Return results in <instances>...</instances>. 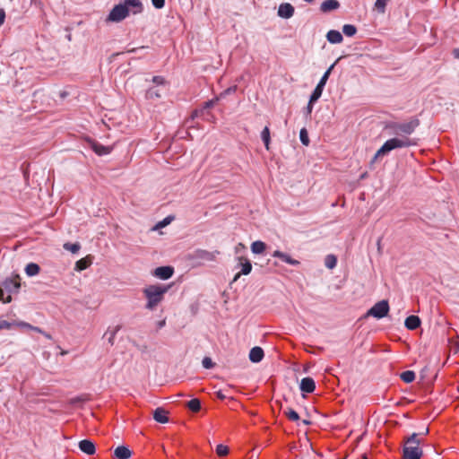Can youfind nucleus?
I'll return each instance as SVG.
<instances>
[{
    "mask_svg": "<svg viewBox=\"0 0 459 459\" xmlns=\"http://www.w3.org/2000/svg\"><path fill=\"white\" fill-rule=\"evenodd\" d=\"M125 5L132 8V12L134 14H137L143 12V4L140 0H125Z\"/></svg>",
    "mask_w": 459,
    "mask_h": 459,
    "instance_id": "21",
    "label": "nucleus"
},
{
    "mask_svg": "<svg viewBox=\"0 0 459 459\" xmlns=\"http://www.w3.org/2000/svg\"><path fill=\"white\" fill-rule=\"evenodd\" d=\"M219 100H220V98L216 97L215 99H212V100H210L208 101H205L203 104V108H204L205 111H210V109L214 107V105L216 104V102Z\"/></svg>",
    "mask_w": 459,
    "mask_h": 459,
    "instance_id": "37",
    "label": "nucleus"
},
{
    "mask_svg": "<svg viewBox=\"0 0 459 459\" xmlns=\"http://www.w3.org/2000/svg\"><path fill=\"white\" fill-rule=\"evenodd\" d=\"M283 413L288 418V420H290L291 421H299V413L291 408H287V410H285L283 411Z\"/></svg>",
    "mask_w": 459,
    "mask_h": 459,
    "instance_id": "29",
    "label": "nucleus"
},
{
    "mask_svg": "<svg viewBox=\"0 0 459 459\" xmlns=\"http://www.w3.org/2000/svg\"><path fill=\"white\" fill-rule=\"evenodd\" d=\"M197 117H201L204 120L210 121V117L213 118V116L211 114L210 111H205L204 108L202 107L201 108L195 109L191 117L186 120V124H189L191 121L195 120Z\"/></svg>",
    "mask_w": 459,
    "mask_h": 459,
    "instance_id": "10",
    "label": "nucleus"
},
{
    "mask_svg": "<svg viewBox=\"0 0 459 459\" xmlns=\"http://www.w3.org/2000/svg\"><path fill=\"white\" fill-rule=\"evenodd\" d=\"M174 273V268L172 266H160L153 271V275L161 280H168L172 277Z\"/></svg>",
    "mask_w": 459,
    "mask_h": 459,
    "instance_id": "9",
    "label": "nucleus"
},
{
    "mask_svg": "<svg viewBox=\"0 0 459 459\" xmlns=\"http://www.w3.org/2000/svg\"><path fill=\"white\" fill-rule=\"evenodd\" d=\"M20 276L16 274L13 278L5 279L2 283V288L4 289V292H8V295L12 293H18L19 289L21 287Z\"/></svg>",
    "mask_w": 459,
    "mask_h": 459,
    "instance_id": "7",
    "label": "nucleus"
},
{
    "mask_svg": "<svg viewBox=\"0 0 459 459\" xmlns=\"http://www.w3.org/2000/svg\"><path fill=\"white\" fill-rule=\"evenodd\" d=\"M153 419L160 423H167L169 421L168 411L161 407L157 408L153 411Z\"/></svg>",
    "mask_w": 459,
    "mask_h": 459,
    "instance_id": "20",
    "label": "nucleus"
},
{
    "mask_svg": "<svg viewBox=\"0 0 459 459\" xmlns=\"http://www.w3.org/2000/svg\"><path fill=\"white\" fill-rule=\"evenodd\" d=\"M143 48H147V47L142 46V47H140V48H134L128 49L126 52H127V53H135V52H137L139 49H143Z\"/></svg>",
    "mask_w": 459,
    "mask_h": 459,
    "instance_id": "49",
    "label": "nucleus"
},
{
    "mask_svg": "<svg viewBox=\"0 0 459 459\" xmlns=\"http://www.w3.org/2000/svg\"><path fill=\"white\" fill-rule=\"evenodd\" d=\"M203 367L207 369H211L214 368L215 363L212 360L210 357H204L202 361Z\"/></svg>",
    "mask_w": 459,
    "mask_h": 459,
    "instance_id": "39",
    "label": "nucleus"
},
{
    "mask_svg": "<svg viewBox=\"0 0 459 459\" xmlns=\"http://www.w3.org/2000/svg\"><path fill=\"white\" fill-rule=\"evenodd\" d=\"M299 139L302 144L307 146L309 144L308 133L306 128H302L299 132Z\"/></svg>",
    "mask_w": 459,
    "mask_h": 459,
    "instance_id": "34",
    "label": "nucleus"
},
{
    "mask_svg": "<svg viewBox=\"0 0 459 459\" xmlns=\"http://www.w3.org/2000/svg\"><path fill=\"white\" fill-rule=\"evenodd\" d=\"M5 19V12L4 9L0 8V26L4 24Z\"/></svg>",
    "mask_w": 459,
    "mask_h": 459,
    "instance_id": "47",
    "label": "nucleus"
},
{
    "mask_svg": "<svg viewBox=\"0 0 459 459\" xmlns=\"http://www.w3.org/2000/svg\"><path fill=\"white\" fill-rule=\"evenodd\" d=\"M173 220V217H166L165 219H163L162 221H159L156 226H155V229H160V228H163V227H166L167 225H169L171 221Z\"/></svg>",
    "mask_w": 459,
    "mask_h": 459,
    "instance_id": "41",
    "label": "nucleus"
},
{
    "mask_svg": "<svg viewBox=\"0 0 459 459\" xmlns=\"http://www.w3.org/2000/svg\"><path fill=\"white\" fill-rule=\"evenodd\" d=\"M64 248L65 250H69L72 253L75 254L80 250L81 245L78 242H76V243L67 242V243L64 244Z\"/></svg>",
    "mask_w": 459,
    "mask_h": 459,
    "instance_id": "32",
    "label": "nucleus"
},
{
    "mask_svg": "<svg viewBox=\"0 0 459 459\" xmlns=\"http://www.w3.org/2000/svg\"><path fill=\"white\" fill-rule=\"evenodd\" d=\"M216 396L220 400H224L226 398V395L221 391L216 392Z\"/></svg>",
    "mask_w": 459,
    "mask_h": 459,
    "instance_id": "50",
    "label": "nucleus"
},
{
    "mask_svg": "<svg viewBox=\"0 0 459 459\" xmlns=\"http://www.w3.org/2000/svg\"><path fill=\"white\" fill-rule=\"evenodd\" d=\"M315 102H311V97L309 98V101L307 103V113L310 114L312 112V109H313V105H314Z\"/></svg>",
    "mask_w": 459,
    "mask_h": 459,
    "instance_id": "48",
    "label": "nucleus"
},
{
    "mask_svg": "<svg viewBox=\"0 0 459 459\" xmlns=\"http://www.w3.org/2000/svg\"><path fill=\"white\" fill-rule=\"evenodd\" d=\"M88 143L90 147L92 149V151L100 156L108 154L111 152L110 147L104 146L95 140L89 139Z\"/></svg>",
    "mask_w": 459,
    "mask_h": 459,
    "instance_id": "11",
    "label": "nucleus"
},
{
    "mask_svg": "<svg viewBox=\"0 0 459 459\" xmlns=\"http://www.w3.org/2000/svg\"><path fill=\"white\" fill-rule=\"evenodd\" d=\"M302 423H303L304 425H307H307H310V424H311V421H310V420H302Z\"/></svg>",
    "mask_w": 459,
    "mask_h": 459,
    "instance_id": "54",
    "label": "nucleus"
},
{
    "mask_svg": "<svg viewBox=\"0 0 459 459\" xmlns=\"http://www.w3.org/2000/svg\"><path fill=\"white\" fill-rule=\"evenodd\" d=\"M239 264L238 265L241 267L240 273L243 275H247L252 271V264L249 259L244 256L238 257Z\"/></svg>",
    "mask_w": 459,
    "mask_h": 459,
    "instance_id": "19",
    "label": "nucleus"
},
{
    "mask_svg": "<svg viewBox=\"0 0 459 459\" xmlns=\"http://www.w3.org/2000/svg\"><path fill=\"white\" fill-rule=\"evenodd\" d=\"M171 285L152 284L143 290V293L147 302L145 308L154 310L157 306L164 299V295L169 291Z\"/></svg>",
    "mask_w": 459,
    "mask_h": 459,
    "instance_id": "2",
    "label": "nucleus"
},
{
    "mask_svg": "<svg viewBox=\"0 0 459 459\" xmlns=\"http://www.w3.org/2000/svg\"><path fill=\"white\" fill-rule=\"evenodd\" d=\"M453 54L455 58H459V48H455Z\"/></svg>",
    "mask_w": 459,
    "mask_h": 459,
    "instance_id": "52",
    "label": "nucleus"
},
{
    "mask_svg": "<svg viewBox=\"0 0 459 459\" xmlns=\"http://www.w3.org/2000/svg\"><path fill=\"white\" fill-rule=\"evenodd\" d=\"M11 325H12L8 321L0 319V330L1 329H9L11 327Z\"/></svg>",
    "mask_w": 459,
    "mask_h": 459,
    "instance_id": "46",
    "label": "nucleus"
},
{
    "mask_svg": "<svg viewBox=\"0 0 459 459\" xmlns=\"http://www.w3.org/2000/svg\"><path fill=\"white\" fill-rule=\"evenodd\" d=\"M420 119L416 117H411L408 122H387L385 126V130H391V134L397 135L387 140L376 152L372 162L377 158L388 154L391 151L400 148H408L418 145L419 139L410 138L415 129L420 126Z\"/></svg>",
    "mask_w": 459,
    "mask_h": 459,
    "instance_id": "1",
    "label": "nucleus"
},
{
    "mask_svg": "<svg viewBox=\"0 0 459 459\" xmlns=\"http://www.w3.org/2000/svg\"><path fill=\"white\" fill-rule=\"evenodd\" d=\"M305 2H307V3H312L314 0H304Z\"/></svg>",
    "mask_w": 459,
    "mask_h": 459,
    "instance_id": "59",
    "label": "nucleus"
},
{
    "mask_svg": "<svg viewBox=\"0 0 459 459\" xmlns=\"http://www.w3.org/2000/svg\"><path fill=\"white\" fill-rule=\"evenodd\" d=\"M342 32L348 37H352L357 33V28L352 24H345L342 27Z\"/></svg>",
    "mask_w": 459,
    "mask_h": 459,
    "instance_id": "31",
    "label": "nucleus"
},
{
    "mask_svg": "<svg viewBox=\"0 0 459 459\" xmlns=\"http://www.w3.org/2000/svg\"><path fill=\"white\" fill-rule=\"evenodd\" d=\"M266 249V244L263 241L256 240L251 244V250L254 254H263Z\"/></svg>",
    "mask_w": 459,
    "mask_h": 459,
    "instance_id": "24",
    "label": "nucleus"
},
{
    "mask_svg": "<svg viewBox=\"0 0 459 459\" xmlns=\"http://www.w3.org/2000/svg\"><path fill=\"white\" fill-rule=\"evenodd\" d=\"M417 433H412L411 436L404 438L403 447V459H420L423 452L420 447L421 439L419 438Z\"/></svg>",
    "mask_w": 459,
    "mask_h": 459,
    "instance_id": "3",
    "label": "nucleus"
},
{
    "mask_svg": "<svg viewBox=\"0 0 459 459\" xmlns=\"http://www.w3.org/2000/svg\"><path fill=\"white\" fill-rule=\"evenodd\" d=\"M120 329H121V326H120V325H117V326L115 327V329H114V330H112V331H110V332H109V331H108V332L106 333V334H107V333H109V334H110V335H109V337H108V342L110 343V345H113V344H114V339H115V336H116L117 333Z\"/></svg>",
    "mask_w": 459,
    "mask_h": 459,
    "instance_id": "40",
    "label": "nucleus"
},
{
    "mask_svg": "<svg viewBox=\"0 0 459 459\" xmlns=\"http://www.w3.org/2000/svg\"><path fill=\"white\" fill-rule=\"evenodd\" d=\"M361 459H369L366 454H363L361 455Z\"/></svg>",
    "mask_w": 459,
    "mask_h": 459,
    "instance_id": "56",
    "label": "nucleus"
},
{
    "mask_svg": "<svg viewBox=\"0 0 459 459\" xmlns=\"http://www.w3.org/2000/svg\"><path fill=\"white\" fill-rule=\"evenodd\" d=\"M421 320L418 316H409L406 317L404 325L409 330H416L420 326Z\"/></svg>",
    "mask_w": 459,
    "mask_h": 459,
    "instance_id": "15",
    "label": "nucleus"
},
{
    "mask_svg": "<svg viewBox=\"0 0 459 459\" xmlns=\"http://www.w3.org/2000/svg\"><path fill=\"white\" fill-rule=\"evenodd\" d=\"M400 377L403 382L410 384L414 381L415 373L411 370H406L400 375Z\"/></svg>",
    "mask_w": 459,
    "mask_h": 459,
    "instance_id": "28",
    "label": "nucleus"
},
{
    "mask_svg": "<svg viewBox=\"0 0 459 459\" xmlns=\"http://www.w3.org/2000/svg\"><path fill=\"white\" fill-rule=\"evenodd\" d=\"M334 67V64H333L323 74L322 78L320 79L319 82L314 89V91L311 93V102H316L319 98L321 97L323 93V90L325 88V85L330 76V74Z\"/></svg>",
    "mask_w": 459,
    "mask_h": 459,
    "instance_id": "6",
    "label": "nucleus"
},
{
    "mask_svg": "<svg viewBox=\"0 0 459 459\" xmlns=\"http://www.w3.org/2000/svg\"><path fill=\"white\" fill-rule=\"evenodd\" d=\"M390 307L387 300L383 299L377 302L368 312L367 316H373L377 319H381L386 316L389 313Z\"/></svg>",
    "mask_w": 459,
    "mask_h": 459,
    "instance_id": "4",
    "label": "nucleus"
},
{
    "mask_svg": "<svg viewBox=\"0 0 459 459\" xmlns=\"http://www.w3.org/2000/svg\"><path fill=\"white\" fill-rule=\"evenodd\" d=\"M152 82L158 85H162L165 83L164 78L159 75L153 76Z\"/></svg>",
    "mask_w": 459,
    "mask_h": 459,
    "instance_id": "45",
    "label": "nucleus"
},
{
    "mask_svg": "<svg viewBox=\"0 0 459 459\" xmlns=\"http://www.w3.org/2000/svg\"><path fill=\"white\" fill-rule=\"evenodd\" d=\"M429 433V428L425 429V433H421L422 435H427Z\"/></svg>",
    "mask_w": 459,
    "mask_h": 459,
    "instance_id": "57",
    "label": "nucleus"
},
{
    "mask_svg": "<svg viewBox=\"0 0 459 459\" xmlns=\"http://www.w3.org/2000/svg\"><path fill=\"white\" fill-rule=\"evenodd\" d=\"M299 388L303 393H307V394L313 393L316 389V384H315L314 379L310 377L302 378L301 382H300Z\"/></svg>",
    "mask_w": 459,
    "mask_h": 459,
    "instance_id": "14",
    "label": "nucleus"
},
{
    "mask_svg": "<svg viewBox=\"0 0 459 459\" xmlns=\"http://www.w3.org/2000/svg\"><path fill=\"white\" fill-rule=\"evenodd\" d=\"M147 99L154 100L160 97L159 91L156 88H150L146 92Z\"/></svg>",
    "mask_w": 459,
    "mask_h": 459,
    "instance_id": "36",
    "label": "nucleus"
},
{
    "mask_svg": "<svg viewBox=\"0 0 459 459\" xmlns=\"http://www.w3.org/2000/svg\"><path fill=\"white\" fill-rule=\"evenodd\" d=\"M187 408L193 412H198L201 410V402L197 398H194L186 403Z\"/></svg>",
    "mask_w": 459,
    "mask_h": 459,
    "instance_id": "26",
    "label": "nucleus"
},
{
    "mask_svg": "<svg viewBox=\"0 0 459 459\" xmlns=\"http://www.w3.org/2000/svg\"><path fill=\"white\" fill-rule=\"evenodd\" d=\"M219 251L210 252L204 249H197L194 252L193 257L195 259H200L204 261H213L216 258V255H219Z\"/></svg>",
    "mask_w": 459,
    "mask_h": 459,
    "instance_id": "8",
    "label": "nucleus"
},
{
    "mask_svg": "<svg viewBox=\"0 0 459 459\" xmlns=\"http://www.w3.org/2000/svg\"><path fill=\"white\" fill-rule=\"evenodd\" d=\"M264 356V350L261 347L255 346L250 350L249 359L254 363L260 362Z\"/></svg>",
    "mask_w": 459,
    "mask_h": 459,
    "instance_id": "18",
    "label": "nucleus"
},
{
    "mask_svg": "<svg viewBox=\"0 0 459 459\" xmlns=\"http://www.w3.org/2000/svg\"><path fill=\"white\" fill-rule=\"evenodd\" d=\"M229 452H230V449L227 446L220 444L216 447V454L219 456H226L229 454Z\"/></svg>",
    "mask_w": 459,
    "mask_h": 459,
    "instance_id": "35",
    "label": "nucleus"
},
{
    "mask_svg": "<svg viewBox=\"0 0 459 459\" xmlns=\"http://www.w3.org/2000/svg\"><path fill=\"white\" fill-rule=\"evenodd\" d=\"M40 271V267L38 264L30 263L25 267V272L29 276L37 275Z\"/></svg>",
    "mask_w": 459,
    "mask_h": 459,
    "instance_id": "25",
    "label": "nucleus"
},
{
    "mask_svg": "<svg viewBox=\"0 0 459 459\" xmlns=\"http://www.w3.org/2000/svg\"><path fill=\"white\" fill-rule=\"evenodd\" d=\"M237 89H238L237 85L230 86L229 88H227L225 91H223L220 94L219 98L221 99V98H224L226 95L232 94V93L236 92Z\"/></svg>",
    "mask_w": 459,
    "mask_h": 459,
    "instance_id": "42",
    "label": "nucleus"
},
{
    "mask_svg": "<svg viewBox=\"0 0 459 459\" xmlns=\"http://www.w3.org/2000/svg\"><path fill=\"white\" fill-rule=\"evenodd\" d=\"M336 263H337V258H336V256H335V255H328L325 257V265H326V267H328L329 269H333V267H335Z\"/></svg>",
    "mask_w": 459,
    "mask_h": 459,
    "instance_id": "33",
    "label": "nucleus"
},
{
    "mask_svg": "<svg viewBox=\"0 0 459 459\" xmlns=\"http://www.w3.org/2000/svg\"><path fill=\"white\" fill-rule=\"evenodd\" d=\"M0 300L4 303H10L12 301L11 295H7L6 297L4 296V289L2 287H0Z\"/></svg>",
    "mask_w": 459,
    "mask_h": 459,
    "instance_id": "43",
    "label": "nucleus"
},
{
    "mask_svg": "<svg viewBox=\"0 0 459 459\" xmlns=\"http://www.w3.org/2000/svg\"><path fill=\"white\" fill-rule=\"evenodd\" d=\"M261 138H262V141L264 142V146L267 150H269V144H270V142H271V137H270V129L268 126H265L262 133H261Z\"/></svg>",
    "mask_w": 459,
    "mask_h": 459,
    "instance_id": "27",
    "label": "nucleus"
},
{
    "mask_svg": "<svg viewBox=\"0 0 459 459\" xmlns=\"http://www.w3.org/2000/svg\"><path fill=\"white\" fill-rule=\"evenodd\" d=\"M132 453L128 447L125 446H117L114 451V455L117 459H128Z\"/></svg>",
    "mask_w": 459,
    "mask_h": 459,
    "instance_id": "23",
    "label": "nucleus"
},
{
    "mask_svg": "<svg viewBox=\"0 0 459 459\" xmlns=\"http://www.w3.org/2000/svg\"><path fill=\"white\" fill-rule=\"evenodd\" d=\"M273 257H278L280 258L281 261L289 264H291V265H299L300 264L299 261L292 258L290 255H289L288 254L286 253H283L281 251H279V250H276L273 253Z\"/></svg>",
    "mask_w": 459,
    "mask_h": 459,
    "instance_id": "17",
    "label": "nucleus"
},
{
    "mask_svg": "<svg viewBox=\"0 0 459 459\" xmlns=\"http://www.w3.org/2000/svg\"><path fill=\"white\" fill-rule=\"evenodd\" d=\"M327 40L332 44H339L343 40L342 33L335 30H331L326 34Z\"/></svg>",
    "mask_w": 459,
    "mask_h": 459,
    "instance_id": "22",
    "label": "nucleus"
},
{
    "mask_svg": "<svg viewBox=\"0 0 459 459\" xmlns=\"http://www.w3.org/2000/svg\"><path fill=\"white\" fill-rule=\"evenodd\" d=\"M456 349L459 351V337H458V341L456 342Z\"/></svg>",
    "mask_w": 459,
    "mask_h": 459,
    "instance_id": "58",
    "label": "nucleus"
},
{
    "mask_svg": "<svg viewBox=\"0 0 459 459\" xmlns=\"http://www.w3.org/2000/svg\"><path fill=\"white\" fill-rule=\"evenodd\" d=\"M80 450L88 455H94L96 452L95 444L90 439H83L78 445Z\"/></svg>",
    "mask_w": 459,
    "mask_h": 459,
    "instance_id": "12",
    "label": "nucleus"
},
{
    "mask_svg": "<svg viewBox=\"0 0 459 459\" xmlns=\"http://www.w3.org/2000/svg\"><path fill=\"white\" fill-rule=\"evenodd\" d=\"M240 275H242V273H238L234 276V278H233V281H237L238 280V278L240 277Z\"/></svg>",
    "mask_w": 459,
    "mask_h": 459,
    "instance_id": "53",
    "label": "nucleus"
},
{
    "mask_svg": "<svg viewBox=\"0 0 459 459\" xmlns=\"http://www.w3.org/2000/svg\"><path fill=\"white\" fill-rule=\"evenodd\" d=\"M91 264V261L88 260L87 257L82 258L78 260L75 264V270L76 271H82L88 268Z\"/></svg>",
    "mask_w": 459,
    "mask_h": 459,
    "instance_id": "30",
    "label": "nucleus"
},
{
    "mask_svg": "<svg viewBox=\"0 0 459 459\" xmlns=\"http://www.w3.org/2000/svg\"><path fill=\"white\" fill-rule=\"evenodd\" d=\"M87 400H88V398L86 395L76 396V397L70 399L69 404L76 405L77 403H82L86 402Z\"/></svg>",
    "mask_w": 459,
    "mask_h": 459,
    "instance_id": "38",
    "label": "nucleus"
},
{
    "mask_svg": "<svg viewBox=\"0 0 459 459\" xmlns=\"http://www.w3.org/2000/svg\"><path fill=\"white\" fill-rule=\"evenodd\" d=\"M166 325V320L163 319V320H160L157 323V328L158 329H160L162 328L164 325Z\"/></svg>",
    "mask_w": 459,
    "mask_h": 459,
    "instance_id": "51",
    "label": "nucleus"
},
{
    "mask_svg": "<svg viewBox=\"0 0 459 459\" xmlns=\"http://www.w3.org/2000/svg\"><path fill=\"white\" fill-rule=\"evenodd\" d=\"M294 14V7L289 3L281 4L278 9V15L284 19H289Z\"/></svg>",
    "mask_w": 459,
    "mask_h": 459,
    "instance_id": "13",
    "label": "nucleus"
},
{
    "mask_svg": "<svg viewBox=\"0 0 459 459\" xmlns=\"http://www.w3.org/2000/svg\"><path fill=\"white\" fill-rule=\"evenodd\" d=\"M152 5L157 9H161L165 5V0H152Z\"/></svg>",
    "mask_w": 459,
    "mask_h": 459,
    "instance_id": "44",
    "label": "nucleus"
},
{
    "mask_svg": "<svg viewBox=\"0 0 459 459\" xmlns=\"http://www.w3.org/2000/svg\"><path fill=\"white\" fill-rule=\"evenodd\" d=\"M129 14V9L124 4L115 5L110 11L107 21L112 22H119L126 18Z\"/></svg>",
    "mask_w": 459,
    "mask_h": 459,
    "instance_id": "5",
    "label": "nucleus"
},
{
    "mask_svg": "<svg viewBox=\"0 0 459 459\" xmlns=\"http://www.w3.org/2000/svg\"><path fill=\"white\" fill-rule=\"evenodd\" d=\"M380 243H381V238H378V240H377V249H378V251H379V252H380V250H381V245H380Z\"/></svg>",
    "mask_w": 459,
    "mask_h": 459,
    "instance_id": "55",
    "label": "nucleus"
},
{
    "mask_svg": "<svg viewBox=\"0 0 459 459\" xmlns=\"http://www.w3.org/2000/svg\"><path fill=\"white\" fill-rule=\"evenodd\" d=\"M340 7V3L337 0H325L320 5L322 13H330L337 10Z\"/></svg>",
    "mask_w": 459,
    "mask_h": 459,
    "instance_id": "16",
    "label": "nucleus"
}]
</instances>
